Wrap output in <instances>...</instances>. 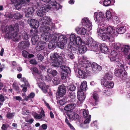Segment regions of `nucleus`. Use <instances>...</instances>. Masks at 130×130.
Instances as JSON below:
<instances>
[{
	"label": "nucleus",
	"instance_id": "nucleus-1",
	"mask_svg": "<svg viewBox=\"0 0 130 130\" xmlns=\"http://www.w3.org/2000/svg\"><path fill=\"white\" fill-rule=\"evenodd\" d=\"M66 41L69 40L70 41L68 44L67 48L66 49V55L67 57L72 59L74 58L72 52L76 53L77 51L78 45L81 44L83 41L79 37H76L74 34H71L69 38H67L66 36Z\"/></svg>",
	"mask_w": 130,
	"mask_h": 130
},
{
	"label": "nucleus",
	"instance_id": "nucleus-2",
	"mask_svg": "<svg viewBox=\"0 0 130 130\" xmlns=\"http://www.w3.org/2000/svg\"><path fill=\"white\" fill-rule=\"evenodd\" d=\"M102 35L101 37L104 41L112 42L114 40L115 30L112 27L104 25L100 29Z\"/></svg>",
	"mask_w": 130,
	"mask_h": 130
},
{
	"label": "nucleus",
	"instance_id": "nucleus-3",
	"mask_svg": "<svg viewBox=\"0 0 130 130\" xmlns=\"http://www.w3.org/2000/svg\"><path fill=\"white\" fill-rule=\"evenodd\" d=\"M86 45L87 46L85 45L80 46L79 47L77 46V51H78L80 54L84 53L88 49L90 51H95L98 49L99 43L93 41L92 39H88Z\"/></svg>",
	"mask_w": 130,
	"mask_h": 130
},
{
	"label": "nucleus",
	"instance_id": "nucleus-4",
	"mask_svg": "<svg viewBox=\"0 0 130 130\" xmlns=\"http://www.w3.org/2000/svg\"><path fill=\"white\" fill-rule=\"evenodd\" d=\"M5 30L7 37L12 38L13 41H17L20 39V35L17 32L19 30V27L17 24H15L13 26H6Z\"/></svg>",
	"mask_w": 130,
	"mask_h": 130
},
{
	"label": "nucleus",
	"instance_id": "nucleus-5",
	"mask_svg": "<svg viewBox=\"0 0 130 130\" xmlns=\"http://www.w3.org/2000/svg\"><path fill=\"white\" fill-rule=\"evenodd\" d=\"M75 106V104L71 103L67 104L66 106V113L69 117V119L73 120H78L79 117L77 113L75 112L71 111L74 109Z\"/></svg>",
	"mask_w": 130,
	"mask_h": 130
},
{
	"label": "nucleus",
	"instance_id": "nucleus-6",
	"mask_svg": "<svg viewBox=\"0 0 130 130\" xmlns=\"http://www.w3.org/2000/svg\"><path fill=\"white\" fill-rule=\"evenodd\" d=\"M111 54L112 55V56L110 58L111 61L117 63L116 64L119 68L118 70L122 69L123 70L124 69V66L123 64L120 62L121 61V59L118 53L115 51H113L111 52Z\"/></svg>",
	"mask_w": 130,
	"mask_h": 130
},
{
	"label": "nucleus",
	"instance_id": "nucleus-7",
	"mask_svg": "<svg viewBox=\"0 0 130 130\" xmlns=\"http://www.w3.org/2000/svg\"><path fill=\"white\" fill-rule=\"evenodd\" d=\"M105 16L103 13L102 12H99L98 13L96 16H94V19L97 22L98 25L100 26L105 25L103 23L104 20Z\"/></svg>",
	"mask_w": 130,
	"mask_h": 130
},
{
	"label": "nucleus",
	"instance_id": "nucleus-8",
	"mask_svg": "<svg viewBox=\"0 0 130 130\" xmlns=\"http://www.w3.org/2000/svg\"><path fill=\"white\" fill-rule=\"evenodd\" d=\"M91 66L92 70L95 72H98L100 71L102 69L101 66L95 62H93L91 65V63L85 64V68L90 67Z\"/></svg>",
	"mask_w": 130,
	"mask_h": 130
},
{
	"label": "nucleus",
	"instance_id": "nucleus-9",
	"mask_svg": "<svg viewBox=\"0 0 130 130\" xmlns=\"http://www.w3.org/2000/svg\"><path fill=\"white\" fill-rule=\"evenodd\" d=\"M115 75L117 77H119L122 80L126 79L127 77V73L125 70L121 69L118 70V71L115 72Z\"/></svg>",
	"mask_w": 130,
	"mask_h": 130
},
{
	"label": "nucleus",
	"instance_id": "nucleus-10",
	"mask_svg": "<svg viewBox=\"0 0 130 130\" xmlns=\"http://www.w3.org/2000/svg\"><path fill=\"white\" fill-rule=\"evenodd\" d=\"M82 23L83 26L88 28V30H90L92 29L91 22L88 18L85 17L83 19L82 21Z\"/></svg>",
	"mask_w": 130,
	"mask_h": 130
},
{
	"label": "nucleus",
	"instance_id": "nucleus-11",
	"mask_svg": "<svg viewBox=\"0 0 130 130\" xmlns=\"http://www.w3.org/2000/svg\"><path fill=\"white\" fill-rule=\"evenodd\" d=\"M37 30L35 29L34 31L31 30V35L32 36L31 39L32 44L35 45L36 42L38 41L39 37L37 34Z\"/></svg>",
	"mask_w": 130,
	"mask_h": 130
},
{
	"label": "nucleus",
	"instance_id": "nucleus-12",
	"mask_svg": "<svg viewBox=\"0 0 130 130\" xmlns=\"http://www.w3.org/2000/svg\"><path fill=\"white\" fill-rule=\"evenodd\" d=\"M41 20L44 24H47L51 26V27L53 29L54 28L55 24L54 23L51 22V20L49 17L44 16Z\"/></svg>",
	"mask_w": 130,
	"mask_h": 130
},
{
	"label": "nucleus",
	"instance_id": "nucleus-13",
	"mask_svg": "<svg viewBox=\"0 0 130 130\" xmlns=\"http://www.w3.org/2000/svg\"><path fill=\"white\" fill-rule=\"evenodd\" d=\"M47 46L45 42L41 40L39 41L37 44L36 47V50L39 51L45 49Z\"/></svg>",
	"mask_w": 130,
	"mask_h": 130
},
{
	"label": "nucleus",
	"instance_id": "nucleus-14",
	"mask_svg": "<svg viewBox=\"0 0 130 130\" xmlns=\"http://www.w3.org/2000/svg\"><path fill=\"white\" fill-rule=\"evenodd\" d=\"M28 23L32 26L34 28H37L39 26V23L38 21L34 19H29L27 20Z\"/></svg>",
	"mask_w": 130,
	"mask_h": 130
},
{
	"label": "nucleus",
	"instance_id": "nucleus-15",
	"mask_svg": "<svg viewBox=\"0 0 130 130\" xmlns=\"http://www.w3.org/2000/svg\"><path fill=\"white\" fill-rule=\"evenodd\" d=\"M103 80V79H101V83L102 85L103 84V85L106 88H111L113 87L114 85L113 83L110 82L109 80L108 81Z\"/></svg>",
	"mask_w": 130,
	"mask_h": 130
},
{
	"label": "nucleus",
	"instance_id": "nucleus-16",
	"mask_svg": "<svg viewBox=\"0 0 130 130\" xmlns=\"http://www.w3.org/2000/svg\"><path fill=\"white\" fill-rule=\"evenodd\" d=\"M58 39L60 41L57 42V45L58 47L63 49L64 48V43L65 41V38L62 35L59 37Z\"/></svg>",
	"mask_w": 130,
	"mask_h": 130
},
{
	"label": "nucleus",
	"instance_id": "nucleus-17",
	"mask_svg": "<svg viewBox=\"0 0 130 130\" xmlns=\"http://www.w3.org/2000/svg\"><path fill=\"white\" fill-rule=\"evenodd\" d=\"M75 30L78 34L81 35H85L87 32L86 29L83 27H77L75 28Z\"/></svg>",
	"mask_w": 130,
	"mask_h": 130
},
{
	"label": "nucleus",
	"instance_id": "nucleus-18",
	"mask_svg": "<svg viewBox=\"0 0 130 130\" xmlns=\"http://www.w3.org/2000/svg\"><path fill=\"white\" fill-rule=\"evenodd\" d=\"M51 37V35L50 32H43L41 35V40L46 42Z\"/></svg>",
	"mask_w": 130,
	"mask_h": 130
},
{
	"label": "nucleus",
	"instance_id": "nucleus-19",
	"mask_svg": "<svg viewBox=\"0 0 130 130\" xmlns=\"http://www.w3.org/2000/svg\"><path fill=\"white\" fill-rule=\"evenodd\" d=\"M41 111L40 112V114L39 115L36 113H35L34 115V118L38 119L42 118H43L45 117V114L43 109H41Z\"/></svg>",
	"mask_w": 130,
	"mask_h": 130
},
{
	"label": "nucleus",
	"instance_id": "nucleus-20",
	"mask_svg": "<svg viewBox=\"0 0 130 130\" xmlns=\"http://www.w3.org/2000/svg\"><path fill=\"white\" fill-rule=\"evenodd\" d=\"M77 96L78 100L81 102L84 101L86 98L85 95L83 91H78Z\"/></svg>",
	"mask_w": 130,
	"mask_h": 130
},
{
	"label": "nucleus",
	"instance_id": "nucleus-21",
	"mask_svg": "<svg viewBox=\"0 0 130 130\" xmlns=\"http://www.w3.org/2000/svg\"><path fill=\"white\" fill-rule=\"evenodd\" d=\"M51 4L52 6V7H51V8H54V10H57L61 8L60 4L56 3L55 0H52L51 2Z\"/></svg>",
	"mask_w": 130,
	"mask_h": 130
},
{
	"label": "nucleus",
	"instance_id": "nucleus-22",
	"mask_svg": "<svg viewBox=\"0 0 130 130\" xmlns=\"http://www.w3.org/2000/svg\"><path fill=\"white\" fill-rule=\"evenodd\" d=\"M71 70L70 68L69 67L66 66V83H69V81H67L68 80L70 79L69 77L70 76Z\"/></svg>",
	"mask_w": 130,
	"mask_h": 130
},
{
	"label": "nucleus",
	"instance_id": "nucleus-23",
	"mask_svg": "<svg viewBox=\"0 0 130 130\" xmlns=\"http://www.w3.org/2000/svg\"><path fill=\"white\" fill-rule=\"evenodd\" d=\"M99 47L101 51L103 53L105 54L107 53L108 52V48L107 46L104 44L102 43V44H99Z\"/></svg>",
	"mask_w": 130,
	"mask_h": 130
},
{
	"label": "nucleus",
	"instance_id": "nucleus-24",
	"mask_svg": "<svg viewBox=\"0 0 130 130\" xmlns=\"http://www.w3.org/2000/svg\"><path fill=\"white\" fill-rule=\"evenodd\" d=\"M78 73L79 77L80 78L85 79L87 77L88 74L87 73L86 71L85 72L84 71L80 69L78 70Z\"/></svg>",
	"mask_w": 130,
	"mask_h": 130
},
{
	"label": "nucleus",
	"instance_id": "nucleus-25",
	"mask_svg": "<svg viewBox=\"0 0 130 130\" xmlns=\"http://www.w3.org/2000/svg\"><path fill=\"white\" fill-rule=\"evenodd\" d=\"M34 10L32 7H30L25 11V16L26 17H30L32 16Z\"/></svg>",
	"mask_w": 130,
	"mask_h": 130
},
{
	"label": "nucleus",
	"instance_id": "nucleus-26",
	"mask_svg": "<svg viewBox=\"0 0 130 130\" xmlns=\"http://www.w3.org/2000/svg\"><path fill=\"white\" fill-rule=\"evenodd\" d=\"M87 85L86 81H84L81 83L80 88L78 89V91H85L87 90Z\"/></svg>",
	"mask_w": 130,
	"mask_h": 130
},
{
	"label": "nucleus",
	"instance_id": "nucleus-27",
	"mask_svg": "<svg viewBox=\"0 0 130 130\" xmlns=\"http://www.w3.org/2000/svg\"><path fill=\"white\" fill-rule=\"evenodd\" d=\"M29 43L27 40H26L24 41H22L20 43L19 45V46L21 48L25 49L26 47L29 46Z\"/></svg>",
	"mask_w": 130,
	"mask_h": 130
},
{
	"label": "nucleus",
	"instance_id": "nucleus-28",
	"mask_svg": "<svg viewBox=\"0 0 130 130\" xmlns=\"http://www.w3.org/2000/svg\"><path fill=\"white\" fill-rule=\"evenodd\" d=\"M25 3V0H19V2L14 4V5L17 10H19L22 7V5L24 4Z\"/></svg>",
	"mask_w": 130,
	"mask_h": 130
},
{
	"label": "nucleus",
	"instance_id": "nucleus-29",
	"mask_svg": "<svg viewBox=\"0 0 130 130\" xmlns=\"http://www.w3.org/2000/svg\"><path fill=\"white\" fill-rule=\"evenodd\" d=\"M59 59L54 60L52 63V65L55 67H60V65L62 64V62Z\"/></svg>",
	"mask_w": 130,
	"mask_h": 130
},
{
	"label": "nucleus",
	"instance_id": "nucleus-30",
	"mask_svg": "<svg viewBox=\"0 0 130 130\" xmlns=\"http://www.w3.org/2000/svg\"><path fill=\"white\" fill-rule=\"evenodd\" d=\"M39 86L44 93H46L47 92L48 86H46L45 83H41L39 84Z\"/></svg>",
	"mask_w": 130,
	"mask_h": 130
},
{
	"label": "nucleus",
	"instance_id": "nucleus-31",
	"mask_svg": "<svg viewBox=\"0 0 130 130\" xmlns=\"http://www.w3.org/2000/svg\"><path fill=\"white\" fill-rule=\"evenodd\" d=\"M121 50L125 54H126L130 51V46L128 45H124L121 48Z\"/></svg>",
	"mask_w": 130,
	"mask_h": 130
},
{
	"label": "nucleus",
	"instance_id": "nucleus-32",
	"mask_svg": "<svg viewBox=\"0 0 130 130\" xmlns=\"http://www.w3.org/2000/svg\"><path fill=\"white\" fill-rule=\"evenodd\" d=\"M112 74L111 73H108L106 74L104 77L102 78L101 79H103L104 80H108L109 81L111 80L112 79Z\"/></svg>",
	"mask_w": 130,
	"mask_h": 130
},
{
	"label": "nucleus",
	"instance_id": "nucleus-33",
	"mask_svg": "<svg viewBox=\"0 0 130 130\" xmlns=\"http://www.w3.org/2000/svg\"><path fill=\"white\" fill-rule=\"evenodd\" d=\"M126 30V27L124 26L121 27L116 29V32L118 34H122L124 33Z\"/></svg>",
	"mask_w": 130,
	"mask_h": 130
},
{
	"label": "nucleus",
	"instance_id": "nucleus-34",
	"mask_svg": "<svg viewBox=\"0 0 130 130\" xmlns=\"http://www.w3.org/2000/svg\"><path fill=\"white\" fill-rule=\"evenodd\" d=\"M51 27V26L49 27L47 26L44 25L41 27L40 30L42 32H49V31L50 30V28Z\"/></svg>",
	"mask_w": 130,
	"mask_h": 130
},
{
	"label": "nucleus",
	"instance_id": "nucleus-35",
	"mask_svg": "<svg viewBox=\"0 0 130 130\" xmlns=\"http://www.w3.org/2000/svg\"><path fill=\"white\" fill-rule=\"evenodd\" d=\"M50 58L51 60L53 61L57 60L58 59H60L59 56L58 54L55 53L51 55Z\"/></svg>",
	"mask_w": 130,
	"mask_h": 130
},
{
	"label": "nucleus",
	"instance_id": "nucleus-36",
	"mask_svg": "<svg viewBox=\"0 0 130 130\" xmlns=\"http://www.w3.org/2000/svg\"><path fill=\"white\" fill-rule=\"evenodd\" d=\"M47 71L48 73V74H49L51 75H52L53 76L56 75L57 74V71L55 70L48 69H47Z\"/></svg>",
	"mask_w": 130,
	"mask_h": 130
},
{
	"label": "nucleus",
	"instance_id": "nucleus-37",
	"mask_svg": "<svg viewBox=\"0 0 130 130\" xmlns=\"http://www.w3.org/2000/svg\"><path fill=\"white\" fill-rule=\"evenodd\" d=\"M51 8V6L47 5L42 7L40 8L41 9V10H42L43 12L45 13L48 11Z\"/></svg>",
	"mask_w": 130,
	"mask_h": 130
},
{
	"label": "nucleus",
	"instance_id": "nucleus-38",
	"mask_svg": "<svg viewBox=\"0 0 130 130\" xmlns=\"http://www.w3.org/2000/svg\"><path fill=\"white\" fill-rule=\"evenodd\" d=\"M67 95L69 96L70 98L72 99H73L75 98V93L73 91H71L67 90Z\"/></svg>",
	"mask_w": 130,
	"mask_h": 130
},
{
	"label": "nucleus",
	"instance_id": "nucleus-39",
	"mask_svg": "<svg viewBox=\"0 0 130 130\" xmlns=\"http://www.w3.org/2000/svg\"><path fill=\"white\" fill-rule=\"evenodd\" d=\"M67 87L68 90L71 91H74L76 89V87L73 85H67Z\"/></svg>",
	"mask_w": 130,
	"mask_h": 130
},
{
	"label": "nucleus",
	"instance_id": "nucleus-40",
	"mask_svg": "<svg viewBox=\"0 0 130 130\" xmlns=\"http://www.w3.org/2000/svg\"><path fill=\"white\" fill-rule=\"evenodd\" d=\"M65 92L61 91V90H58L56 94L57 98L59 99L60 97H62L65 94Z\"/></svg>",
	"mask_w": 130,
	"mask_h": 130
},
{
	"label": "nucleus",
	"instance_id": "nucleus-41",
	"mask_svg": "<svg viewBox=\"0 0 130 130\" xmlns=\"http://www.w3.org/2000/svg\"><path fill=\"white\" fill-rule=\"evenodd\" d=\"M93 98L95 100V105H94L95 106L98 104V102L99 101V96L96 93H94L93 95Z\"/></svg>",
	"mask_w": 130,
	"mask_h": 130
},
{
	"label": "nucleus",
	"instance_id": "nucleus-42",
	"mask_svg": "<svg viewBox=\"0 0 130 130\" xmlns=\"http://www.w3.org/2000/svg\"><path fill=\"white\" fill-rule=\"evenodd\" d=\"M112 22L114 24H117L120 22V21L117 16H114L112 18Z\"/></svg>",
	"mask_w": 130,
	"mask_h": 130
},
{
	"label": "nucleus",
	"instance_id": "nucleus-43",
	"mask_svg": "<svg viewBox=\"0 0 130 130\" xmlns=\"http://www.w3.org/2000/svg\"><path fill=\"white\" fill-rule=\"evenodd\" d=\"M13 17L16 19H18L22 17V15L19 13L17 12L14 13Z\"/></svg>",
	"mask_w": 130,
	"mask_h": 130
},
{
	"label": "nucleus",
	"instance_id": "nucleus-44",
	"mask_svg": "<svg viewBox=\"0 0 130 130\" xmlns=\"http://www.w3.org/2000/svg\"><path fill=\"white\" fill-rule=\"evenodd\" d=\"M66 123H67V125H68V126L70 128L73 130H75V128L70 123L69 120H68L66 118Z\"/></svg>",
	"mask_w": 130,
	"mask_h": 130
},
{
	"label": "nucleus",
	"instance_id": "nucleus-45",
	"mask_svg": "<svg viewBox=\"0 0 130 130\" xmlns=\"http://www.w3.org/2000/svg\"><path fill=\"white\" fill-rule=\"evenodd\" d=\"M21 81L24 83L25 86H29V85L27 81L25 78L24 77L22 78L21 79Z\"/></svg>",
	"mask_w": 130,
	"mask_h": 130
},
{
	"label": "nucleus",
	"instance_id": "nucleus-46",
	"mask_svg": "<svg viewBox=\"0 0 130 130\" xmlns=\"http://www.w3.org/2000/svg\"><path fill=\"white\" fill-rule=\"evenodd\" d=\"M111 2L110 0H105L103 2V5L105 6H109Z\"/></svg>",
	"mask_w": 130,
	"mask_h": 130
},
{
	"label": "nucleus",
	"instance_id": "nucleus-47",
	"mask_svg": "<svg viewBox=\"0 0 130 130\" xmlns=\"http://www.w3.org/2000/svg\"><path fill=\"white\" fill-rule=\"evenodd\" d=\"M48 46L49 49H52L53 48H55V45L54 43L53 42L52 43V42H51L49 43Z\"/></svg>",
	"mask_w": 130,
	"mask_h": 130
},
{
	"label": "nucleus",
	"instance_id": "nucleus-48",
	"mask_svg": "<svg viewBox=\"0 0 130 130\" xmlns=\"http://www.w3.org/2000/svg\"><path fill=\"white\" fill-rule=\"evenodd\" d=\"M106 16L107 19H110L112 17L110 11H107L106 13Z\"/></svg>",
	"mask_w": 130,
	"mask_h": 130
},
{
	"label": "nucleus",
	"instance_id": "nucleus-49",
	"mask_svg": "<svg viewBox=\"0 0 130 130\" xmlns=\"http://www.w3.org/2000/svg\"><path fill=\"white\" fill-rule=\"evenodd\" d=\"M44 13V12H43L42 10H41V9L40 8L39 10L37 11V15L41 17H42L43 16Z\"/></svg>",
	"mask_w": 130,
	"mask_h": 130
},
{
	"label": "nucleus",
	"instance_id": "nucleus-50",
	"mask_svg": "<svg viewBox=\"0 0 130 130\" xmlns=\"http://www.w3.org/2000/svg\"><path fill=\"white\" fill-rule=\"evenodd\" d=\"M60 79L58 78L55 77L53 81V83L55 85H57L59 83Z\"/></svg>",
	"mask_w": 130,
	"mask_h": 130
},
{
	"label": "nucleus",
	"instance_id": "nucleus-51",
	"mask_svg": "<svg viewBox=\"0 0 130 130\" xmlns=\"http://www.w3.org/2000/svg\"><path fill=\"white\" fill-rule=\"evenodd\" d=\"M9 126V125L7 124H3L1 127L2 130H7V128Z\"/></svg>",
	"mask_w": 130,
	"mask_h": 130
},
{
	"label": "nucleus",
	"instance_id": "nucleus-52",
	"mask_svg": "<svg viewBox=\"0 0 130 130\" xmlns=\"http://www.w3.org/2000/svg\"><path fill=\"white\" fill-rule=\"evenodd\" d=\"M37 57L39 61H41L44 59L43 57L40 54H39L37 55Z\"/></svg>",
	"mask_w": 130,
	"mask_h": 130
},
{
	"label": "nucleus",
	"instance_id": "nucleus-53",
	"mask_svg": "<svg viewBox=\"0 0 130 130\" xmlns=\"http://www.w3.org/2000/svg\"><path fill=\"white\" fill-rule=\"evenodd\" d=\"M14 113H10L8 112L7 113V114L6 117L9 119H11L14 116Z\"/></svg>",
	"mask_w": 130,
	"mask_h": 130
},
{
	"label": "nucleus",
	"instance_id": "nucleus-54",
	"mask_svg": "<svg viewBox=\"0 0 130 130\" xmlns=\"http://www.w3.org/2000/svg\"><path fill=\"white\" fill-rule=\"evenodd\" d=\"M61 90V91L65 92V86L63 85H61L59 87H58V90Z\"/></svg>",
	"mask_w": 130,
	"mask_h": 130
},
{
	"label": "nucleus",
	"instance_id": "nucleus-55",
	"mask_svg": "<svg viewBox=\"0 0 130 130\" xmlns=\"http://www.w3.org/2000/svg\"><path fill=\"white\" fill-rule=\"evenodd\" d=\"M91 116L89 115V116L84 121V123L85 124L89 123L90 121Z\"/></svg>",
	"mask_w": 130,
	"mask_h": 130
},
{
	"label": "nucleus",
	"instance_id": "nucleus-56",
	"mask_svg": "<svg viewBox=\"0 0 130 130\" xmlns=\"http://www.w3.org/2000/svg\"><path fill=\"white\" fill-rule=\"evenodd\" d=\"M23 56L25 57L26 58L28 55V53L26 51L24 50L22 52Z\"/></svg>",
	"mask_w": 130,
	"mask_h": 130
},
{
	"label": "nucleus",
	"instance_id": "nucleus-57",
	"mask_svg": "<svg viewBox=\"0 0 130 130\" xmlns=\"http://www.w3.org/2000/svg\"><path fill=\"white\" fill-rule=\"evenodd\" d=\"M22 36L23 38L27 40L28 39V37L27 33L24 32L22 34Z\"/></svg>",
	"mask_w": 130,
	"mask_h": 130
},
{
	"label": "nucleus",
	"instance_id": "nucleus-58",
	"mask_svg": "<svg viewBox=\"0 0 130 130\" xmlns=\"http://www.w3.org/2000/svg\"><path fill=\"white\" fill-rule=\"evenodd\" d=\"M13 87L14 88L17 90H18L19 89V87L17 86L15 83H14L13 84Z\"/></svg>",
	"mask_w": 130,
	"mask_h": 130
},
{
	"label": "nucleus",
	"instance_id": "nucleus-59",
	"mask_svg": "<svg viewBox=\"0 0 130 130\" xmlns=\"http://www.w3.org/2000/svg\"><path fill=\"white\" fill-rule=\"evenodd\" d=\"M29 112V111L25 110L24 109H23L22 111V113L24 115H27L28 114Z\"/></svg>",
	"mask_w": 130,
	"mask_h": 130
},
{
	"label": "nucleus",
	"instance_id": "nucleus-60",
	"mask_svg": "<svg viewBox=\"0 0 130 130\" xmlns=\"http://www.w3.org/2000/svg\"><path fill=\"white\" fill-rule=\"evenodd\" d=\"M30 63L32 64H37V62L34 59H32L30 61Z\"/></svg>",
	"mask_w": 130,
	"mask_h": 130
},
{
	"label": "nucleus",
	"instance_id": "nucleus-61",
	"mask_svg": "<svg viewBox=\"0 0 130 130\" xmlns=\"http://www.w3.org/2000/svg\"><path fill=\"white\" fill-rule=\"evenodd\" d=\"M83 116L84 118H86L88 116V113L86 110L83 112Z\"/></svg>",
	"mask_w": 130,
	"mask_h": 130
},
{
	"label": "nucleus",
	"instance_id": "nucleus-62",
	"mask_svg": "<svg viewBox=\"0 0 130 130\" xmlns=\"http://www.w3.org/2000/svg\"><path fill=\"white\" fill-rule=\"evenodd\" d=\"M25 86L24 85L22 84L21 85V87L23 88L22 89L23 91L25 92L27 91V87H25Z\"/></svg>",
	"mask_w": 130,
	"mask_h": 130
},
{
	"label": "nucleus",
	"instance_id": "nucleus-63",
	"mask_svg": "<svg viewBox=\"0 0 130 130\" xmlns=\"http://www.w3.org/2000/svg\"><path fill=\"white\" fill-rule=\"evenodd\" d=\"M5 99L3 95L2 94H0V101L3 102L5 101Z\"/></svg>",
	"mask_w": 130,
	"mask_h": 130
},
{
	"label": "nucleus",
	"instance_id": "nucleus-64",
	"mask_svg": "<svg viewBox=\"0 0 130 130\" xmlns=\"http://www.w3.org/2000/svg\"><path fill=\"white\" fill-rule=\"evenodd\" d=\"M126 86L127 87L130 88V79H127Z\"/></svg>",
	"mask_w": 130,
	"mask_h": 130
}]
</instances>
